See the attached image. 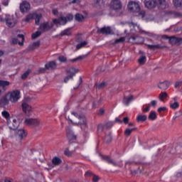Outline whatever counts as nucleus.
Segmentation results:
<instances>
[{"label":"nucleus","instance_id":"57","mask_svg":"<svg viewBox=\"0 0 182 182\" xmlns=\"http://www.w3.org/2000/svg\"><path fill=\"white\" fill-rule=\"evenodd\" d=\"M99 181V176L96 175H93L92 182H98Z\"/></svg>","mask_w":182,"mask_h":182},{"label":"nucleus","instance_id":"38","mask_svg":"<svg viewBox=\"0 0 182 182\" xmlns=\"http://www.w3.org/2000/svg\"><path fill=\"white\" fill-rule=\"evenodd\" d=\"M112 134H108L107 135L105 136V143H110L112 142Z\"/></svg>","mask_w":182,"mask_h":182},{"label":"nucleus","instance_id":"50","mask_svg":"<svg viewBox=\"0 0 182 182\" xmlns=\"http://www.w3.org/2000/svg\"><path fill=\"white\" fill-rule=\"evenodd\" d=\"M113 122H109L105 124V127H106V129H112V127H113Z\"/></svg>","mask_w":182,"mask_h":182},{"label":"nucleus","instance_id":"18","mask_svg":"<svg viewBox=\"0 0 182 182\" xmlns=\"http://www.w3.org/2000/svg\"><path fill=\"white\" fill-rule=\"evenodd\" d=\"M98 33H102V35H110L112 33V28L110 27H103L97 30Z\"/></svg>","mask_w":182,"mask_h":182},{"label":"nucleus","instance_id":"19","mask_svg":"<svg viewBox=\"0 0 182 182\" xmlns=\"http://www.w3.org/2000/svg\"><path fill=\"white\" fill-rule=\"evenodd\" d=\"M9 105V98L8 97L7 94L0 99V107H5Z\"/></svg>","mask_w":182,"mask_h":182},{"label":"nucleus","instance_id":"32","mask_svg":"<svg viewBox=\"0 0 182 182\" xmlns=\"http://www.w3.org/2000/svg\"><path fill=\"white\" fill-rule=\"evenodd\" d=\"M173 4L175 8H180L182 6V0H173Z\"/></svg>","mask_w":182,"mask_h":182},{"label":"nucleus","instance_id":"8","mask_svg":"<svg viewBox=\"0 0 182 182\" xmlns=\"http://www.w3.org/2000/svg\"><path fill=\"white\" fill-rule=\"evenodd\" d=\"M24 123L27 126H33L34 127L39 126V120L36 119L27 118L25 119Z\"/></svg>","mask_w":182,"mask_h":182},{"label":"nucleus","instance_id":"15","mask_svg":"<svg viewBox=\"0 0 182 182\" xmlns=\"http://www.w3.org/2000/svg\"><path fill=\"white\" fill-rule=\"evenodd\" d=\"M21 106H22L23 112H24L26 114H29V112H32V107H31V105L26 103V101H23Z\"/></svg>","mask_w":182,"mask_h":182},{"label":"nucleus","instance_id":"35","mask_svg":"<svg viewBox=\"0 0 182 182\" xmlns=\"http://www.w3.org/2000/svg\"><path fill=\"white\" fill-rule=\"evenodd\" d=\"M61 36H70V28H67L60 33Z\"/></svg>","mask_w":182,"mask_h":182},{"label":"nucleus","instance_id":"53","mask_svg":"<svg viewBox=\"0 0 182 182\" xmlns=\"http://www.w3.org/2000/svg\"><path fill=\"white\" fill-rule=\"evenodd\" d=\"M85 177H92V176H95V174H93L92 171H87V172H85Z\"/></svg>","mask_w":182,"mask_h":182},{"label":"nucleus","instance_id":"34","mask_svg":"<svg viewBox=\"0 0 182 182\" xmlns=\"http://www.w3.org/2000/svg\"><path fill=\"white\" fill-rule=\"evenodd\" d=\"M95 86H96V89H98L99 90H100L102 89H105V87L107 86V83L102 82V83L95 85Z\"/></svg>","mask_w":182,"mask_h":182},{"label":"nucleus","instance_id":"14","mask_svg":"<svg viewBox=\"0 0 182 182\" xmlns=\"http://www.w3.org/2000/svg\"><path fill=\"white\" fill-rule=\"evenodd\" d=\"M144 5L146 8H147V9H153L154 8H156V6H157L155 0H145Z\"/></svg>","mask_w":182,"mask_h":182},{"label":"nucleus","instance_id":"56","mask_svg":"<svg viewBox=\"0 0 182 182\" xmlns=\"http://www.w3.org/2000/svg\"><path fill=\"white\" fill-rule=\"evenodd\" d=\"M125 39L124 37L120 38L119 39H117L115 41V43H120V42H124Z\"/></svg>","mask_w":182,"mask_h":182},{"label":"nucleus","instance_id":"16","mask_svg":"<svg viewBox=\"0 0 182 182\" xmlns=\"http://www.w3.org/2000/svg\"><path fill=\"white\" fill-rule=\"evenodd\" d=\"M158 87L161 89V90H167V89L170 87V82L167 80L161 82L158 84Z\"/></svg>","mask_w":182,"mask_h":182},{"label":"nucleus","instance_id":"37","mask_svg":"<svg viewBox=\"0 0 182 182\" xmlns=\"http://www.w3.org/2000/svg\"><path fill=\"white\" fill-rule=\"evenodd\" d=\"M139 65H144L146 63V55H141L138 60Z\"/></svg>","mask_w":182,"mask_h":182},{"label":"nucleus","instance_id":"3","mask_svg":"<svg viewBox=\"0 0 182 182\" xmlns=\"http://www.w3.org/2000/svg\"><path fill=\"white\" fill-rule=\"evenodd\" d=\"M66 72L67 73H70V75L65 77V78L64 79L65 83H68L69 79H73L75 75H76V73L79 72V69L75 68V67H71L68 70H67Z\"/></svg>","mask_w":182,"mask_h":182},{"label":"nucleus","instance_id":"12","mask_svg":"<svg viewBox=\"0 0 182 182\" xmlns=\"http://www.w3.org/2000/svg\"><path fill=\"white\" fill-rule=\"evenodd\" d=\"M67 132V139H68L69 141H72V140H76V135L73 133V131L72 129H70V127H68L66 129Z\"/></svg>","mask_w":182,"mask_h":182},{"label":"nucleus","instance_id":"17","mask_svg":"<svg viewBox=\"0 0 182 182\" xmlns=\"http://www.w3.org/2000/svg\"><path fill=\"white\" fill-rule=\"evenodd\" d=\"M146 46L147 49H149V50H156V49H164V48H166V46H161L160 44H156V45L146 44Z\"/></svg>","mask_w":182,"mask_h":182},{"label":"nucleus","instance_id":"63","mask_svg":"<svg viewBox=\"0 0 182 182\" xmlns=\"http://www.w3.org/2000/svg\"><path fill=\"white\" fill-rule=\"evenodd\" d=\"M175 115L176 116V117H180L182 115V112L178 111V112H176Z\"/></svg>","mask_w":182,"mask_h":182},{"label":"nucleus","instance_id":"23","mask_svg":"<svg viewBox=\"0 0 182 182\" xmlns=\"http://www.w3.org/2000/svg\"><path fill=\"white\" fill-rule=\"evenodd\" d=\"M169 42L172 45H180L182 42L181 38L171 37L169 38Z\"/></svg>","mask_w":182,"mask_h":182},{"label":"nucleus","instance_id":"40","mask_svg":"<svg viewBox=\"0 0 182 182\" xmlns=\"http://www.w3.org/2000/svg\"><path fill=\"white\" fill-rule=\"evenodd\" d=\"M86 45H87V41H82L80 43L77 45L76 49H80V48L86 46Z\"/></svg>","mask_w":182,"mask_h":182},{"label":"nucleus","instance_id":"25","mask_svg":"<svg viewBox=\"0 0 182 182\" xmlns=\"http://www.w3.org/2000/svg\"><path fill=\"white\" fill-rule=\"evenodd\" d=\"M134 97H133V95H129L128 97H124V100H123V103L126 105V106H129V104L131 103L132 102H133Z\"/></svg>","mask_w":182,"mask_h":182},{"label":"nucleus","instance_id":"5","mask_svg":"<svg viewBox=\"0 0 182 182\" xmlns=\"http://www.w3.org/2000/svg\"><path fill=\"white\" fill-rule=\"evenodd\" d=\"M129 42L136 43V45H143L144 43V38L137 36H132L129 38Z\"/></svg>","mask_w":182,"mask_h":182},{"label":"nucleus","instance_id":"9","mask_svg":"<svg viewBox=\"0 0 182 182\" xmlns=\"http://www.w3.org/2000/svg\"><path fill=\"white\" fill-rule=\"evenodd\" d=\"M17 36H18V38H21V41H19L18 40V38H12V41H11L12 45H18V44L20 46H23V42L25 41V36H23V34H18Z\"/></svg>","mask_w":182,"mask_h":182},{"label":"nucleus","instance_id":"43","mask_svg":"<svg viewBox=\"0 0 182 182\" xmlns=\"http://www.w3.org/2000/svg\"><path fill=\"white\" fill-rule=\"evenodd\" d=\"M33 18H35V16H33V14H28L24 19V21L29 22V21H31V19H33Z\"/></svg>","mask_w":182,"mask_h":182},{"label":"nucleus","instance_id":"51","mask_svg":"<svg viewBox=\"0 0 182 182\" xmlns=\"http://www.w3.org/2000/svg\"><path fill=\"white\" fill-rule=\"evenodd\" d=\"M103 127H104L103 124H98V126H97V132L99 133H102V132H103Z\"/></svg>","mask_w":182,"mask_h":182},{"label":"nucleus","instance_id":"55","mask_svg":"<svg viewBox=\"0 0 182 182\" xmlns=\"http://www.w3.org/2000/svg\"><path fill=\"white\" fill-rule=\"evenodd\" d=\"M139 15L141 16V18H144V16H146V11H139Z\"/></svg>","mask_w":182,"mask_h":182},{"label":"nucleus","instance_id":"36","mask_svg":"<svg viewBox=\"0 0 182 182\" xmlns=\"http://www.w3.org/2000/svg\"><path fill=\"white\" fill-rule=\"evenodd\" d=\"M137 128H132V129H127L124 132V134L125 136H130V134H132V132H134V130H136Z\"/></svg>","mask_w":182,"mask_h":182},{"label":"nucleus","instance_id":"39","mask_svg":"<svg viewBox=\"0 0 182 182\" xmlns=\"http://www.w3.org/2000/svg\"><path fill=\"white\" fill-rule=\"evenodd\" d=\"M41 35H42L41 31H36L32 34L31 38L32 39H36V38H39Z\"/></svg>","mask_w":182,"mask_h":182},{"label":"nucleus","instance_id":"48","mask_svg":"<svg viewBox=\"0 0 182 182\" xmlns=\"http://www.w3.org/2000/svg\"><path fill=\"white\" fill-rule=\"evenodd\" d=\"M1 114L3 117H5V119H9V112H8L7 111H3L1 112Z\"/></svg>","mask_w":182,"mask_h":182},{"label":"nucleus","instance_id":"27","mask_svg":"<svg viewBox=\"0 0 182 182\" xmlns=\"http://www.w3.org/2000/svg\"><path fill=\"white\" fill-rule=\"evenodd\" d=\"M52 164L54 166H60L62 164V159L58 156H55L52 159Z\"/></svg>","mask_w":182,"mask_h":182},{"label":"nucleus","instance_id":"13","mask_svg":"<svg viewBox=\"0 0 182 182\" xmlns=\"http://www.w3.org/2000/svg\"><path fill=\"white\" fill-rule=\"evenodd\" d=\"M31 9V4L28 1H23L20 4L21 12H28Z\"/></svg>","mask_w":182,"mask_h":182},{"label":"nucleus","instance_id":"47","mask_svg":"<svg viewBox=\"0 0 182 182\" xmlns=\"http://www.w3.org/2000/svg\"><path fill=\"white\" fill-rule=\"evenodd\" d=\"M6 25L9 28H14L15 26V23H12V21L11 20H6Z\"/></svg>","mask_w":182,"mask_h":182},{"label":"nucleus","instance_id":"58","mask_svg":"<svg viewBox=\"0 0 182 182\" xmlns=\"http://www.w3.org/2000/svg\"><path fill=\"white\" fill-rule=\"evenodd\" d=\"M129 117H124L122 122H124V124H129Z\"/></svg>","mask_w":182,"mask_h":182},{"label":"nucleus","instance_id":"29","mask_svg":"<svg viewBox=\"0 0 182 182\" xmlns=\"http://www.w3.org/2000/svg\"><path fill=\"white\" fill-rule=\"evenodd\" d=\"M41 46V41H36L33 43V44L30 45L28 46V48L30 50H34V49H36V48H39Z\"/></svg>","mask_w":182,"mask_h":182},{"label":"nucleus","instance_id":"31","mask_svg":"<svg viewBox=\"0 0 182 182\" xmlns=\"http://www.w3.org/2000/svg\"><path fill=\"white\" fill-rule=\"evenodd\" d=\"M149 120H156L157 119V113L154 111H151L148 117Z\"/></svg>","mask_w":182,"mask_h":182},{"label":"nucleus","instance_id":"33","mask_svg":"<svg viewBox=\"0 0 182 182\" xmlns=\"http://www.w3.org/2000/svg\"><path fill=\"white\" fill-rule=\"evenodd\" d=\"M86 58L85 55H80L76 58L69 60V62H72V63H75V62H77V60H83Z\"/></svg>","mask_w":182,"mask_h":182},{"label":"nucleus","instance_id":"46","mask_svg":"<svg viewBox=\"0 0 182 182\" xmlns=\"http://www.w3.org/2000/svg\"><path fill=\"white\" fill-rule=\"evenodd\" d=\"M58 60L63 63H65L67 62L68 58H66L65 56H60L58 57Z\"/></svg>","mask_w":182,"mask_h":182},{"label":"nucleus","instance_id":"64","mask_svg":"<svg viewBox=\"0 0 182 182\" xmlns=\"http://www.w3.org/2000/svg\"><path fill=\"white\" fill-rule=\"evenodd\" d=\"M157 105V101L156 100H152L151 102V105H152L153 107H155Z\"/></svg>","mask_w":182,"mask_h":182},{"label":"nucleus","instance_id":"54","mask_svg":"<svg viewBox=\"0 0 182 182\" xmlns=\"http://www.w3.org/2000/svg\"><path fill=\"white\" fill-rule=\"evenodd\" d=\"M167 110V107H161L158 109V112L161 113V112H166Z\"/></svg>","mask_w":182,"mask_h":182},{"label":"nucleus","instance_id":"4","mask_svg":"<svg viewBox=\"0 0 182 182\" xmlns=\"http://www.w3.org/2000/svg\"><path fill=\"white\" fill-rule=\"evenodd\" d=\"M128 11L131 12H140V5L136 1H130L128 4Z\"/></svg>","mask_w":182,"mask_h":182},{"label":"nucleus","instance_id":"60","mask_svg":"<svg viewBox=\"0 0 182 182\" xmlns=\"http://www.w3.org/2000/svg\"><path fill=\"white\" fill-rule=\"evenodd\" d=\"M182 82L181 81H178L175 84V88L177 89L179 87V86H181Z\"/></svg>","mask_w":182,"mask_h":182},{"label":"nucleus","instance_id":"28","mask_svg":"<svg viewBox=\"0 0 182 182\" xmlns=\"http://www.w3.org/2000/svg\"><path fill=\"white\" fill-rule=\"evenodd\" d=\"M17 136L20 140H22L23 137H26V132H25V130L23 129H19L17 132Z\"/></svg>","mask_w":182,"mask_h":182},{"label":"nucleus","instance_id":"26","mask_svg":"<svg viewBox=\"0 0 182 182\" xmlns=\"http://www.w3.org/2000/svg\"><path fill=\"white\" fill-rule=\"evenodd\" d=\"M75 19L77 22L82 23L85 21V17L83 14L77 13L75 16Z\"/></svg>","mask_w":182,"mask_h":182},{"label":"nucleus","instance_id":"61","mask_svg":"<svg viewBox=\"0 0 182 182\" xmlns=\"http://www.w3.org/2000/svg\"><path fill=\"white\" fill-rule=\"evenodd\" d=\"M2 4L4 6H8V5H9V0H4Z\"/></svg>","mask_w":182,"mask_h":182},{"label":"nucleus","instance_id":"2","mask_svg":"<svg viewBox=\"0 0 182 182\" xmlns=\"http://www.w3.org/2000/svg\"><path fill=\"white\" fill-rule=\"evenodd\" d=\"M7 97H9V101L12 103H16L19 99H21V92L19 90H14L7 93Z\"/></svg>","mask_w":182,"mask_h":182},{"label":"nucleus","instance_id":"7","mask_svg":"<svg viewBox=\"0 0 182 182\" xmlns=\"http://www.w3.org/2000/svg\"><path fill=\"white\" fill-rule=\"evenodd\" d=\"M7 124L11 130H16V129L19 127V122L16 119H12V121H11V119H8Z\"/></svg>","mask_w":182,"mask_h":182},{"label":"nucleus","instance_id":"45","mask_svg":"<svg viewBox=\"0 0 182 182\" xmlns=\"http://www.w3.org/2000/svg\"><path fill=\"white\" fill-rule=\"evenodd\" d=\"M171 109H178V107H180V105L178 104V102H176L173 104H171Z\"/></svg>","mask_w":182,"mask_h":182},{"label":"nucleus","instance_id":"62","mask_svg":"<svg viewBox=\"0 0 182 182\" xmlns=\"http://www.w3.org/2000/svg\"><path fill=\"white\" fill-rule=\"evenodd\" d=\"M150 111V106L146 107L145 109H143L144 113H147V112Z\"/></svg>","mask_w":182,"mask_h":182},{"label":"nucleus","instance_id":"59","mask_svg":"<svg viewBox=\"0 0 182 182\" xmlns=\"http://www.w3.org/2000/svg\"><path fill=\"white\" fill-rule=\"evenodd\" d=\"M46 70H48V68H46V67H45L44 68H40L38 72L40 73H45V72H46Z\"/></svg>","mask_w":182,"mask_h":182},{"label":"nucleus","instance_id":"21","mask_svg":"<svg viewBox=\"0 0 182 182\" xmlns=\"http://www.w3.org/2000/svg\"><path fill=\"white\" fill-rule=\"evenodd\" d=\"M60 21L63 23L61 25H66L68 22H70V21H73V15L68 14L66 17H60Z\"/></svg>","mask_w":182,"mask_h":182},{"label":"nucleus","instance_id":"6","mask_svg":"<svg viewBox=\"0 0 182 182\" xmlns=\"http://www.w3.org/2000/svg\"><path fill=\"white\" fill-rule=\"evenodd\" d=\"M109 6L114 11H120L122 9V1L120 0H112Z\"/></svg>","mask_w":182,"mask_h":182},{"label":"nucleus","instance_id":"49","mask_svg":"<svg viewBox=\"0 0 182 182\" xmlns=\"http://www.w3.org/2000/svg\"><path fill=\"white\" fill-rule=\"evenodd\" d=\"M53 22L55 25H62L61 23H63V21H61L60 18V20L55 18L53 20Z\"/></svg>","mask_w":182,"mask_h":182},{"label":"nucleus","instance_id":"41","mask_svg":"<svg viewBox=\"0 0 182 182\" xmlns=\"http://www.w3.org/2000/svg\"><path fill=\"white\" fill-rule=\"evenodd\" d=\"M166 97H167V92H161L159 97V100H161V102H163V100H164Z\"/></svg>","mask_w":182,"mask_h":182},{"label":"nucleus","instance_id":"24","mask_svg":"<svg viewBox=\"0 0 182 182\" xmlns=\"http://www.w3.org/2000/svg\"><path fill=\"white\" fill-rule=\"evenodd\" d=\"M9 85H11L9 81L2 80H0V87L3 90L4 92L6 90V87H8Z\"/></svg>","mask_w":182,"mask_h":182},{"label":"nucleus","instance_id":"11","mask_svg":"<svg viewBox=\"0 0 182 182\" xmlns=\"http://www.w3.org/2000/svg\"><path fill=\"white\" fill-rule=\"evenodd\" d=\"M52 28H53V23L46 22L40 25V29L42 32H46V31H49V29H52Z\"/></svg>","mask_w":182,"mask_h":182},{"label":"nucleus","instance_id":"52","mask_svg":"<svg viewBox=\"0 0 182 182\" xmlns=\"http://www.w3.org/2000/svg\"><path fill=\"white\" fill-rule=\"evenodd\" d=\"M64 154H65V156H72L73 153L72 151H70L69 149H66L64 151Z\"/></svg>","mask_w":182,"mask_h":182},{"label":"nucleus","instance_id":"42","mask_svg":"<svg viewBox=\"0 0 182 182\" xmlns=\"http://www.w3.org/2000/svg\"><path fill=\"white\" fill-rule=\"evenodd\" d=\"M42 18V14H36V25H39L41 22V18Z\"/></svg>","mask_w":182,"mask_h":182},{"label":"nucleus","instance_id":"30","mask_svg":"<svg viewBox=\"0 0 182 182\" xmlns=\"http://www.w3.org/2000/svg\"><path fill=\"white\" fill-rule=\"evenodd\" d=\"M147 120V115L139 114L136 117V122L143 123Z\"/></svg>","mask_w":182,"mask_h":182},{"label":"nucleus","instance_id":"44","mask_svg":"<svg viewBox=\"0 0 182 182\" xmlns=\"http://www.w3.org/2000/svg\"><path fill=\"white\" fill-rule=\"evenodd\" d=\"M29 73H31V70H28L26 71L22 75H21V79H26L28 76H29Z\"/></svg>","mask_w":182,"mask_h":182},{"label":"nucleus","instance_id":"1","mask_svg":"<svg viewBox=\"0 0 182 182\" xmlns=\"http://www.w3.org/2000/svg\"><path fill=\"white\" fill-rule=\"evenodd\" d=\"M71 114L74 116L73 118L75 121L74 123H75V124H80L81 126V129H83V127H86V126H87L85 115H80L76 112H72Z\"/></svg>","mask_w":182,"mask_h":182},{"label":"nucleus","instance_id":"20","mask_svg":"<svg viewBox=\"0 0 182 182\" xmlns=\"http://www.w3.org/2000/svg\"><path fill=\"white\" fill-rule=\"evenodd\" d=\"M45 67L47 70H55L58 67V65L56 64V61H51L46 64Z\"/></svg>","mask_w":182,"mask_h":182},{"label":"nucleus","instance_id":"22","mask_svg":"<svg viewBox=\"0 0 182 182\" xmlns=\"http://www.w3.org/2000/svg\"><path fill=\"white\" fill-rule=\"evenodd\" d=\"M155 4L158 6L159 9H166V0H155Z\"/></svg>","mask_w":182,"mask_h":182},{"label":"nucleus","instance_id":"10","mask_svg":"<svg viewBox=\"0 0 182 182\" xmlns=\"http://www.w3.org/2000/svg\"><path fill=\"white\" fill-rule=\"evenodd\" d=\"M101 158L102 160H104V161L108 163V164H112V166L114 167L119 166V164H117L114 160L112 159L110 156L101 155Z\"/></svg>","mask_w":182,"mask_h":182}]
</instances>
